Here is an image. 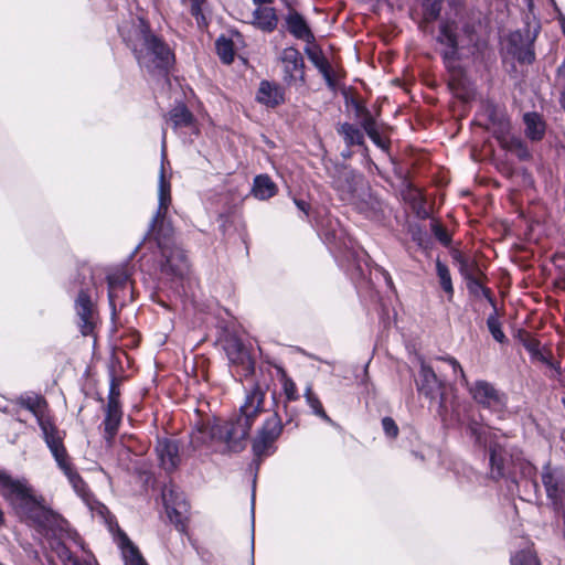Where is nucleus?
I'll use <instances>...</instances> for the list:
<instances>
[{"label":"nucleus","mask_w":565,"mask_h":565,"mask_svg":"<svg viewBox=\"0 0 565 565\" xmlns=\"http://www.w3.org/2000/svg\"><path fill=\"white\" fill-rule=\"evenodd\" d=\"M115 525L118 526L117 524ZM115 537L121 550L126 565H147L138 548L119 527H117V534Z\"/></svg>","instance_id":"18"},{"label":"nucleus","mask_w":565,"mask_h":565,"mask_svg":"<svg viewBox=\"0 0 565 565\" xmlns=\"http://www.w3.org/2000/svg\"><path fill=\"white\" fill-rule=\"evenodd\" d=\"M108 280V297L109 301L113 305L115 298L117 297V288L126 286L128 281V275L125 271H116L109 274L107 277Z\"/></svg>","instance_id":"32"},{"label":"nucleus","mask_w":565,"mask_h":565,"mask_svg":"<svg viewBox=\"0 0 565 565\" xmlns=\"http://www.w3.org/2000/svg\"><path fill=\"white\" fill-rule=\"evenodd\" d=\"M166 131L162 132V162L158 183V207L147 234V239H153L161 253L162 270L175 276L188 273L189 264L182 248L175 244L174 228L169 217L171 206V183L164 171Z\"/></svg>","instance_id":"3"},{"label":"nucleus","mask_w":565,"mask_h":565,"mask_svg":"<svg viewBox=\"0 0 565 565\" xmlns=\"http://www.w3.org/2000/svg\"><path fill=\"white\" fill-rule=\"evenodd\" d=\"M42 437L50 449L57 467L65 475L74 469L67 450L64 446V433L56 425L42 433Z\"/></svg>","instance_id":"11"},{"label":"nucleus","mask_w":565,"mask_h":565,"mask_svg":"<svg viewBox=\"0 0 565 565\" xmlns=\"http://www.w3.org/2000/svg\"><path fill=\"white\" fill-rule=\"evenodd\" d=\"M228 359L233 364L242 367L244 376H247L254 372V361L249 356L248 352L236 345L233 351H228Z\"/></svg>","instance_id":"25"},{"label":"nucleus","mask_w":565,"mask_h":565,"mask_svg":"<svg viewBox=\"0 0 565 565\" xmlns=\"http://www.w3.org/2000/svg\"><path fill=\"white\" fill-rule=\"evenodd\" d=\"M487 326L495 341L503 343L507 340L505 334L502 331L501 323L495 315H491L488 317Z\"/></svg>","instance_id":"40"},{"label":"nucleus","mask_w":565,"mask_h":565,"mask_svg":"<svg viewBox=\"0 0 565 565\" xmlns=\"http://www.w3.org/2000/svg\"><path fill=\"white\" fill-rule=\"evenodd\" d=\"M436 271L439 278V284L444 291L448 295V299L450 300L454 296V287L451 281V276L448 267L441 263L440 260L436 262Z\"/></svg>","instance_id":"33"},{"label":"nucleus","mask_w":565,"mask_h":565,"mask_svg":"<svg viewBox=\"0 0 565 565\" xmlns=\"http://www.w3.org/2000/svg\"><path fill=\"white\" fill-rule=\"evenodd\" d=\"M511 565H540V562L531 547L515 553L511 557Z\"/></svg>","instance_id":"37"},{"label":"nucleus","mask_w":565,"mask_h":565,"mask_svg":"<svg viewBox=\"0 0 565 565\" xmlns=\"http://www.w3.org/2000/svg\"><path fill=\"white\" fill-rule=\"evenodd\" d=\"M156 452L161 467L166 471H173L179 466V446L175 440L168 438L158 439Z\"/></svg>","instance_id":"13"},{"label":"nucleus","mask_w":565,"mask_h":565,"mask_svg":"<svg viewBox=\"0 0 565 565\" xmlns=\"http://www.w3.org/2000/svg\"><path fill=\"white\" fill-rule=\"evenodd\" d=\"M295 203L300 211H302L305 214H308V210H309L308 203H306L302 200H296V199H295Z\"/></svg>","instance_id":"51"},{"label":"nucleus","mask_w":565,"mask_h":565,"mask_svg":"<svg viewBox=\"0 0 565 565\" xmlns=\"http://www.w3.org/2000/svg\"><path fill=\"white\" fill-rule=\"evenodd\" d=\"M441 2L443 0H424V17L427 21H434L439 17L441 11Z\"/></svg>","instance_id":"38"},{"label":"nucleus","mask_w":565,"mask_h":565,"mask_svg":"<svg viewBox=\"0 0 565 565\" xmlns=\"http://www.w3.org/2000/svg\"><path fill=\"white\" fill-rule=\"evenodd\" d=\"M279 381L286 398V402H296L299 399L298 388L296 383L290 379L282 367H278Z\"/></svg>","instance_id":"29"},{"label":"nucleus","mask_w":565,"mask_h":565,"mask_svg":"<svg viewBox=\"0 0 565 565\" xmlns=\"http://www.w3.org/2000/svg\"><path fill=\"white\" fill-rule=\"evenodd\" d=\"M118 31L140 68L150 74H166L173 64L174 54L172 50L151 31L145 19L132 17L125 20L119 25Z\"/></svg>","instance_id":"4"},{"label":"nucleus","mask_w":565,"mask_h":565,"mask_svg":"<svg viewBox=\"0 0 565 565\" xmlns=\"http://www.w3.org/2000/svg\"><path fill=\"white\" fill-rule=\"evenodd\" d=\"M458 26L455 21H444L440 23L437 43L440 46V54L444 64L449 72V85L452 90L462 99H470L473 95L469 86L465 72L459 63V50L465 46V39L458 34Z\"/></svg>","instance_id":"5"},{"label":"nucleus","mask_w":565,"mask_h":565,"mask_svg":"<svg viewBox=\"0 0 565 565\" xmlns=\"http://www.w3.org/2000/svg\"><path fill=\"white\" fill-rule=\"evenodd\" d=\"M467 287L469 291L475 296H482L487 298L489 301H492L490 290L486 288L477 277L467 280Z\"/></svg>","instance_id":"41"},{"label":"nucleus","mask_w":565,"mask_h":565,"mask_svg":"<svg viewBox=\"0 0 565 565\" xmlns=\"http://www.w3.org/2000/svg\"><path fill=\"white\" fill-rule=\"evenodd\" d=\"M20 404L25 409L31 412L32 415L36 418L38 425L42 433L55 426L51 417L47 415L46 402L44 398L40 396H29L26 398H22Z\"/></svg>","instance_id":"14"},{"label":"nucleus","mask_w":565,"mask_h":565,"mask_svg":"<svg viewBox=\"0 0 565 565\" xmlns=\"http://www.w3.org/2000/svg\"><path fill=\"white\" fill-rule=\"evenodd\" d=\"M463 32H465V35L469 38V39H468V42H472L471 35H470V33H469V31H468V28H465V29H463Z\"/></svg>","instance_id":"53"},{"label":"nucleus","mask_w":565,"mask_h":565,"mask_svg":"<svg viewBox=\"0 0 565 565\" xmlns=\"http://www.w3.org/2000/svg\"><path fill=\"white\" fill-rule=\"evenodd\" d=\"M94 516H98L103 522L107 523L110 531H113L114 518L108 511L107 507L97 501L94 497L86 503Z\"/></svg>","instance_id":"34"},{"label":"nucleus","mask_w":565,"mask_h":565,"mask_svg":"<svg viewBox=\"0 0 565 565\" xmlns=\"http://www.w3.org/2000/svg\"><path fill=\"white\" fill-rule=\"evenodd\" d=\"M443 360L445 362H447L451 366V369L454 371V374H459L460 377L462 379V381L467 382L466 374H465L461 365L459 364V362L455 358L447 356V358H444Z\"/></svg>","instance_id":"46"},{"label":"nucleus","mask_w":565,"mask_h":565,"mask_svg":"<svg viewBox=\"0 0 565 565\" xmlns=\"http://www.w3.org/2000/svg\"><path fill=\"white\" fill-rule=\"evenodd\" d=\"M518 58L522 63H532L534 61V53L531 50H526Z\"/></svg>","instance_id":"50"},{"label":"nucleus","mask_w":565,"mask_h":565,"mask_svg":"<svg viewBox=\"0 0 565 565\" xmlns=\"http://www.w3.org/2000/svg\"><path fill=\"white\" fill-rule=\"evenodd\" d=\"M339 132L344 137V140L349 146L362 145L364 141L362 131L351 124L345 122L341 125Z\"/></svg>","instance_id":"35"},{"label":"nucleus","mask_w":565,"mask_h":565,"mask_svg":"<svg viewBox=\"0 0 565 565\" xmlns=\"http://www.w3.org/2000/svg\"><path fill=\"white\" fill-rule=\"evenodd\" d=\"M278 18L274 8L258 7L253 13V24L263 31L275 30Z\"/></svg>","instance_id":"20"},{"label":"nucleus","mask_w":565,"mask_h":565,"mask_svg":"<svg viewBox=\"0 0 565 565\" xmlns=\"http://www.w3.org/2000/svg\"><path fill=\"white\" fill-rule=\"evenodd\" d=\"M362 127L366 134H374V130L377 129L375 119L367 110L362 111Z\"/></svg>","instance_id":"43"},{"label":"nucleus","mask_w":565,"mask_h":565,"mask_svg":"<svg viewBox=\"0 0 565 565\" xmlns=\"http://www.w3.org/2000/svg\"><path fill=\"white\" fill-rule=\"evenodd\" d=\"M162 501L171 521H179V516L186 512V503L181 493L173 487H164L162 490Z\"/></svg>","instance_id":"16"},{"label":"nucleus","mask_w":565,"mask_h":565,"mask_svg":"<svg viewBox=\"0 0 565 565\" xmlns=\"http://www.w3.org/2000/svg\"><path fill=\"white\" fill-rule=\"evenodd\" d=\"M287 26L289 32L297 39L308 42L312 39V33L305 19L297 12L290 13L288 15Z\"/></svg>","instance_id":"22"},{"label":"nucleus","mask_w":565,"mask_h":565,"mask_svg":"<svg viewBox=\"0 0 565 565\" xmlns=\"http://www.w3.org/2000/svg\"><path fill=\"white\" fill-rule=\"evenodd\" d=\"M310 61L315 64V66L322 74L323 78L328 83L330 87L333 86V79L331 76V66L328 60L321 54L317 52L309 53Z\"/></svg>","instance_id":"31"},{"label":"nucleus","mask_w":565,"mask_h":565,"mask_svg":"<svg viewBox=\"0 0 565 565\" xmlns=\"http://www.w3.org/2000/svg\"><path fill=\"white\" fill-rule=\"evenodd\" d=\"M256 99L267 107H276L285 100L284 89L279 85L263 81L259 84Z\"/></svg>","instance_id":"17"},{"label":"nucleus","mask_w":565,"mask_h":565,"mask_svg":"<svg viewBox=\"0 0 565 565\" xmlns=\"http://www.w3.org/2000/svg\"><path fill=\"white\" fill-rule=\"evenodd\" d=\"M382 427L386 436L395 438L398 434V427L393 418L384 417L382 419Z\"/></svg>","instance_id":"44"},{"label":"nucleus","mask_w":565,"mask_h":565,"mask_svg":"<svg viewBox=\"0 0 565 565\" xmlns=\"http://www.w3.org/2000/svg\"><path fill=\"white\" fill-rule=\"evenodd\" d=\"M561 105H562V107L565 110V93H563L562 96H561Z\"/></svg>","instance_id":"54"},{"label":"nucleus","mask_w":565,"mask_h":565,"mask_svg":"<svg viewBox=\"0 0 565 565\" xmlns=\"http://www.w3.org/2000/svg\"><path fill=\"white\" fill-rule=\"evenodd\" d=\"M333 186L340 199L349 204H358L365 190L362 175L347 168L339 170Z\"/></svg>","instance_id":"6"},{"label":"nucleus","mask_w":565,"mask_h":565,"mask_svg":"<svg viewBox=\"0 0 565 565\" xmlns=\"http://www.w3.org/2000/svg\"><path fill=\"white\" fill-rule=\"evenodd\" d=\"M266 391L258 384L246 392L239 413L228 420L214 418L196 426L191 433V445L194 449L221 443L230 450L243 449L249 430L256 418L265 411Z\"/></svg>","instance_id":"2"},{"label":"nucleus","mask_w":565,"mask_h":565,"mask_svg":"<svg viewBox=\"0 0 565 565\" xmlns=\"http://www.w3.org/2000/svg\"><path fill=\"white\" fill-rule=\"evenodd\" d=\"M0 494L22 521L51 541L64 565H98L68 522L44 504L25 478H13L0 469Z\"/></svg>","instance_id":"1"},{"label":"nucleus","mask_w":565,"mask_h":565,"mask_svg":"<svg viewBox=\"0 0 565 565\" xmlns=\"http://www.w3.org/2000/svg\"><path fill=\"white\" fill-rule=\"evenodd\" d=\"M284 68V81L289 86H301L305 84V63L298 50L286 47L280 55Z\"/></svg>","instance_id":"10"},{"label":"nucleus","mask_w":565,"mask_h":565,"mask_svg":"<svg viewBox=\"0 0 565 565\" xmlns=\"http://www.w3.org/2000/svg\"><path fill=\"white\" fill-rule=\"evenodd\" d=\"M419 364L418 375L415 379L417 391L429 399H436L440 396V408L443 407V382L436 375L434 369L428 365L420 356L417 358Z\"/></svg>","instance_id":"9"},{"label":"nucleus","mask_w":565,"mask_h":565,"mask_svg":"<svg viewBox=\"0 0 565 565\" xmlns=\"http://www.w3.org/2000/svg\"><path fill=\"white\" fill-rule=\"evenodd\" d=\"M216 51L221 61L225 64H231L234 60L233 42L224 36L217 39Z\"/></svg>","instance_id":"36"},{"label":"nucleus","mask_w":565,"mask_h":565,"mask_svg":"<svg viewBox=\"0 0 565 565\" xmlns=\"http://www.w3.org/2000/svg\"><path fill=\"white\" fill-rule=\"evenodd\" d=\"M561 25H562L563 32L565 34V18L561 19Z\"/></svg>","instance_id":"55"},{"label":"nucleus","mask_w":565,"mask_h":565,"mask_svg":"<svg viewBox=\"0 0 565 565\" xmlns=\"http://www.w3.org/2000/svg\"><path fill=\"white\" fill-rule=\"evenodd\" d=\"M65 476L77 495L81 497L85 503H89V500L93 498V495L76 469L74 468L73 470L66 472Z\"/></svg>","instance_id":"28"},{"label":"nucleus","mask_w":565,"mask_h":565,"mask_svg":"<svg viewBox=\"0 0 565 565\" xmlns=\"http://www.w3.org/2000/svg\"><path fill=\"white\" fill-rule=\"evenodd\" d=\"M541 480L547 499L554 505H559L565 494V475L553 470L550 462H547L542 468Z\"/></svg>","instance_id":"12"},{"label":"nucleus","mask_w":565,"mask_h":565,"mask_svg":"<svg viewBox=\"0 0 565 565\" xmlns=\"http://www.w3.org/2000/svg\"><path fill=\"white\" fill-rule=\"evenodd\" d=\"M114 401L117 405H120L119 403V387L115 383V381H111L110 387H109V395H108V403Z\"/></svg>","instance_id":"49"},{"label":"nucleus","mask_w":565,"mask_h":565,"mask_svg":"<svg viewBox=\"0 0 565 565\" xmlns=\"http://www.w3.org/2000/svg\"><path fill=\"white\" fill-rule=\"evenodd\" d=\"M205 0H190L191 2V14L193 17H195L196 21H198V24L201 25V24H205V18L202 13V3L204 2Z\"/></svg>","instance_id":"45"},{"label":"nucleus","mask_w":565,"mask_h":565,"mask_svg":"<svg viewBox=\"0 0 565 565\" xmlns=\"http://www.w3.org/2000/svg\"><path fill=\"white\" fill-rule=\"evenodd\" d=\"M122 412L120 405L114 401L107 403L106 415L104 419V436L108 443L113 440L121 423Z\"/></svg>","instance_id":"19"},{"label":"nucleus","mask_w":565,"mask_h":565,"mask_svg":"<svg viewBox=\"0 0 565 565\" xmlns=\"http://www.w3.org/2000/svg\"><path fill=\"white\" fill-rule=\"evenodd\" d=\"M274 0H253V2L259 7H262L263 4H269L271 3Z\"/></svg>","instance_id":"52"},{"label":"nucleus","mask_w":565,"mask_h":565,"mask_svg":"<svg viewBox=\"0 0 565 565\" xmlns=\"http://www.w3.org/2000/svg\"><path fill=\"white\" fill-rule=\"evenodd\" d=\"M282 431V425L277 414L269 416L253 440V451L257 458L267 457L275 451V441Z\"/></svg>","instance_id":"8"},{"label":"nucleus","mask_w":565,"mask_h":565,"mask_svg":"<svg viewBox=\"0 0 565 565\" xmlns=\"http://www.w3.org/2000/svg\"><path fill=\"white\" fill-rule=\"evenodd\" d=\"M371 140L381 149L387 148L386 140L380 135L379 129L374 130V134H367Z\"/></svg>","instance_id":"48"},{"label":"nucleus","mask_w":565,"mask_h":565,"mask_svg":"<svg viewBox=\"0 0 565 565\" xmlns=\"http://www.w3.org/2000/svg\"><path fill=\"white\" fill-rule=\"evenodd\" d=\"M431 230L436 238L444 245H448L450 243V235L440 224L437 222L431 223Z\"/></svg>","instance_id":"42"},{"label":"nucleus","mask_w":565,"mask_h":565,"mask_svg":"<svg viewBox=\"0 0 565 565\" xmlns=\"http://www.w3.org/2000/svg\"><path fill=\"white\" fill-rule=\"evenodd\" d=\"M170 120L174 129L183 127H194V117L184 105H178L169 113Z\"/></svg>","instance_id":"27"},{"label":"nucleus","mask_w":565,"mask_h":565,"mask_svg":"<svg viewBox=\"0 0 565 565\" xmlns=\"http://www.w3.org/2000/svg\"><path fill=\"white\" fill-rule=\"evenodd\" d=\"M499 138L502 147L513 152L519 159H530L531 152L526 145L520 138L509 135H502Z\"/></svg>","instance_id":"26"},{"label":"nucleus","mask_w":565,"mask_h":565,"mask_svg":"<svg viewBox=\"0 0 565 565\" xmlns=\"http://www.w3.org/2000/svg\"><path fill=\"white\" fill-rule=\"evenodd\" d=\"M509 127H510V124H509V122H505V124L503 125V128H504V129H507V130H509Z\"/></svg>","instance_id":"56"},{"label":"nucleus","mask_w":565,"mask_h":565,"mask_svg":"<svg viewBox=\"0 0 565 565\" xmlns=\"http://www.w3.org/2000/svg\"><path fill=\"white\" fill-rule=\"evenodd\" d=\"M471 435L476 436V441L478 444H483L486 440L482 439L483 434L486 433V428L475 424L469 427Z\"/></svg>","instance_id":"47"},{"label":"nucleus","mask_w":565,"mask_h":565,"mask_svg":"<svg viewBox=\"0 0 565 565\" xmlns=\"http://www.w3.org/2000/svg\"><path fill=\"white\" fill-rule=\"evenodd\" d=\"M525 136L532 141L543 139L545 135V122L537 113H525L523 116Z\"/></svg>","instance_id":"21"},{"label":"nucleus","mask_w":565,"mask_h":565,"mask_svg":"<svg viewBox=\"0 0 565 565\" xmlns=\"http://www.w3.org/2000/svg\"><path fill=\"white\" fill-rule=\"evenodd\" d=\"M469 393L476 403L492 412H502L507 406V395L488 381L473 382Z\"/></svg>","instance_id":"7"},{"label":"nucleus","mask_w":565,"mask_h":565,"mask_svg":"<svg viewBox=\"0 0 565 565\" xmlns=\"http://www.w3.org/2000/svg\"><path fill=\"white\" fill-rule=\"evenodd\" d=\"M456 260L459 263V271L466 280L477 277V267L471 259L458 255Z\"/></svg>","instance_id":"39"},{"label":"nucleus","mask_w":565,"mask_h":565,"mask_svg":"<svg viewBox=\"0 0 565 565\" xmlns=\"http://www.w3.org/2000/svg\"><path fill=\"white\" fill-rule=\"evenodd\" d=\"M75 309L79 318V328L83 335H88L93 332V302L88 294L81 290L76 301Z\"/></svg>","instance_id":"15"},{"label":"nucleus","mask_w":565,"mask_h":565,"mask_svg":"<svg viewBox=\"0 0 565 565\" xmlns=\"http://www.w3.org/2000/svg\"><path fill=\"white\" fill-rule=\"evenodd\" d=\"M303 397L313 415H316L317 417L321 418L323 422H326L330 425H334V422L326 413L319 396L313 392L311 384H307L305 392H303Z\"/></svg>","instance_id":"24"},{"label":"nucleus","mask_w":565,"mask_h":565,"mask_svg":"<svg viewBox=\"0 0 565 565\" xmlns=\"http://www.w3.org/2000/svg\"><path fill=\"white\" fill-rule=\"evenodd\" d=\"M252 192L256 199L267 200L276 194L277 186L268 175L260 174L254 179Z\"/></svg>","instance_id":"23"},{"label":"nucleus","mask_w":565,"mask_h":565,"mask_svg":"<svg viewBox=\"0 0 565 565\" xmlns=\"http://www.w3.org/2000/svg\"><path fill=\"white\" fill-rule=\"evenodd\" d=\"M490 466L492 478H500L504 471L503 450L499 446L490 447Z\"/></svg>","instance_id":"30"}]
</instances>
